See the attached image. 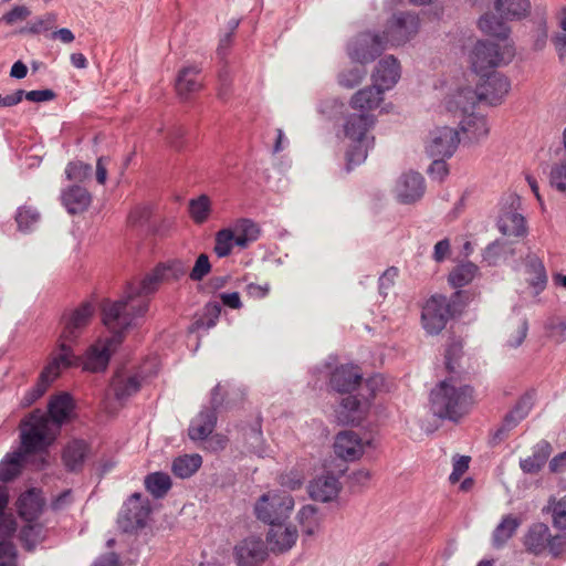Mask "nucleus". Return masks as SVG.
<instances>
[{"instance_id": "0eeeda50", "label": "nucleus", "mask_w": 566, "mask_h": 566, "mask_svg": "<svg viewBox=\"0 0 566 566\" xmlns=\"http://www.w3.org/2000/svg\"><path fill=\"white\" fill-rule=\"evenodd\" d=\"M510 87V81L503 74L493 72L486 77H482L475 88L469 86L460 87L454 95L458 98H463V101H457L455 107L468 112L473 109L478 102H485L489 105H499L503 102Z\"/></svg>"}, {"instance_id": "774afa93", "label": "nucleus", "mask_w": 566, "mask_h": 566, "mask_svg": "<svg viewBox=\"0 0 566 566\" xmlns=\"http://www.w3.org/2000/svg\"><path fill=\"white\" fill-rule=\"evenodd\" d=\"M280 484L290 490H297L303 484V476L295 472L285 473L280 476Z\"/></svg>"}, {"instance_id": "1a4fd4ad", "label": "nucleus", "mask_w": 566, "mask_h": 566, "mask_svg": "<svg viewBox=\"0 0 566 566\" xmlns=\"http://www.w3.org/2000/svg\"><path fill=\"white\" fill-rule=\"evenodd\" d=\"M51 440L49 417L40 409L32 411L21 423L20 451L27 455L43 451Z\"/></svg>"}, {"instance_id": "3c124183", "label": "nucleus", "mask_w": 566, "mask_h": 566, "mask_svg": "<svg viewBox=\"0 0 566 566\" xmlns=\"http://www.w3.org/2000/svg\"><path fill=\"white\" fill-rule=\"evenodd\" d=\"M547 509L552 512L554 526L566 530V495L557 501H551Z\"/></svg>"}, {"instance_id": "c756f323", "label": "nucleus", "mask_w": 566, "mask_h": 566, "mask_svg": "<svg viewBox=\"0 0 566 566\" xmlns=\"http://www.w3.org/2000/svg\"><path fill=\"white\" fill-rule=\"evenodd\" d=\"M234 234L235 245L247 249L251 243L255 242L260 237L259 226L250 219H239L230 228Z\"/></svg>"}, {"instance_id": "338daca9", "label": "nucleus", "mask_w": 566, "mask_h": 566, "mask_svg": "<svg viewBox=\"0 0 566 566\" xmlns=\"http://www.w3.org/2000/svg\"><path fill=\"white\" fill-rule=\"evenodd\" d=\"M548 30L545 21L541 22L534 33L533 48L537 51L543 50L547 43Z\"/></svg>"}, {"instance_id": "393cba45", "label": "nucleus", "mask_w": 566, "mask_h": 566, "mask_svg": "<svg viewBox=\"0 0 566 566\" xmlns=\"http://www.w3.org/2000/svg\"><path fill=\"white\" fill-rule=\"evenodd\" d=\"M92 202L88 190L82 186L74 185L62 193V203L71 214L85 211Z\"/></svg>"}, {"instance_id": "6e6552de", "label": "nucleus", "mask_w": 566, "mask_h": 566, "mask_svg": "<svg viewBox=\"0 0 566 566\" xmlns=\"http://www.w3.org/2000/svg\"><path fill=\"white\" fill-rule=\"evenodd\" d=\"M106 302L107 301H104L102 304V316L103 317H104V305ZM103 323L113 333V336L96 340L93 345H91L87 348L83 358L73 353V355L78 360L75 365H72L71 367L82 365L83 369L93 371V373H98V371H103L106 369L112 354L114 353L116 347L123 340L122 333L125 329H127L128 327H130L132 325H126L123 327L118 326V327L112 328L111 326H108L105 323L104 319H103Z\"/></svg>"}, {"instance_id": "e2e57ef3", "label": "nucleus", "mask_w": 566, "mask_h": 566, "mask_svg": "<svg viewBox=\"0 0 566 566\" xmlns=\"http://www.w3.org/2000/svg\"><path fill=\"white\" fill-rule=\"evenodd\" d=\"M31 14V11L25 6H15L10 11L2 15V20L12 25L19 21L25 20Z\"/></svg>"}, {"instance_id": "864d4df0", "label": "nucleus", "mask_w": 566, "mask_h": 566, "mask_svg": "<svg viewBox=\"0 0 566 566\" xmlns=\"http://www.w3.org/2000/svg\"><path fill=\"white\" fill-rule=\"evenodd\" d=\"M40 220L39 212L32 207H21L15 216L20 230H30Z\"/></svg>"}, {"instance_id": "a18cd8bd", "label": "nucleus", "mask_w": 566, "mask_h": 566, "mask_svg": "<svg viewBox=\"0 0 566 566\" xmlns=\"http://www.w3.org/2000/svg\"><path fill=\"white\" fill-rule=\"evenodd\" d=\"M145 486L155 497H163L171 488L168 474L155 472L146 476Z\"/></svg>"}, {"instance_id": "4d7b16f0", "label": "nucleus", "mask_w": 566, "mask_h": 566, "mask_svg": "<svg viewBox=\"0 0 566 566\" xmlns=\"http://www.w3.org/2000/svg\"><path fill=\"white\" fill-rule=\"evenodd\" d=\"M221 314V304L218 302H209L205 306L203 316L197 322L199 326L211 328L216 325Z\"/></svg>"}, {"instance_id": "7ed1b4c3", "label": "nucleus", "mask_w": 566, "mask_h": 566, "mask_svg": "<svg viewBox=\"0 0 566 566\" xmlns=\"http://www.w3.org/2000/svg\"><path fill=\"white\" fill-rule=\"evenodd\" d=\"M378 377L363 381L359 367L342 365L331 375V387L339 394H348L340 401L338 418L350 424H359L364 419L370 400L375 396Z\"/></svg>"}, {"instance_id": "58836bf2", "label": "nucleus", "mask_w": 566, "mask_h": 566, "mask_svg": "<svg viewBox=\"0 0 566 566\" xmlns=\"http://www.w3.org/2000/svg\"><path fill=\"white\" fill-rule=\"evenodd\" d=\"M479 272V268L472 262H464L453 268L449 273V283L453 287H462L473 281Z\"/></svg>"}, {"instance_id": "bf43d9fd", "label": "nucleus", "mask_w": 566, "mask_h": 566, "mask_svg": "<svg viewBox=\"0 0 566 566\" xmlns=\"http://www.w3.org/2000/svg\"><path fill=\"white\" fill-rule=\"evenodd\" d=\"M399 275V270L396 266L388 268L379 277L378 289L379 293L384 296L388 294V291L395 285V282Z\"/></svg>"}, {"instance_id": "680f3d73", "label": "nucleus", "mask_w": 566, "mask_h": 566, "mask_svg": "<svg viewBox=\"0 0 566 566\" xmlns=\"http://www.w3.org/2000/svg\"><path fill=\"white\" fill-rule=\"evenodd\" d=\"M547 548L553 557L566 556V534L549 535Z\"/></svg>"}, {"instance_id": "5701e85b", "label": "nucleus", "mask_w": 566, "mask_h": 566, "mask_svg": "<svg viewBox=\"0 0 566 566\" xmlns=\"http://www.w3.org/2000/svg\"><path fill=\"white\" fill-rule=\"evenodd\" d=\"M340 483L334 475L327 474L315 479L310 485V495L315 501L329 502L337 497Z\"/></svg>"}, {"instance_id": "13d9d810", "label": "nucleus", "mask_w": 566, "mask_h": 566, "mask_svg": "<svg viewBox=\"0 0 566 566\" xmlns=\"http://www.w3.org/2000/svg\"><path fill=\"white\" fill-rule=\"evenodd\" d=\"M211 271V264L207 254L201 253L196 262L193 268L189 273L190 280L195 282L201 281L205 276H207Z\"/></svg>"}, {"instance_id": "603ef678", "label": "nucleus", "mask_w": 566, "mask_h": 566, "mask_svg": "<svg viewBox=\"0 0 566 566\" xmlns=\"http://www.w3.org/2000/svg\"><path fill=\"white\" fill-rule=\"evenodd\" d=\"M92 174V166L82 161H71L65 168V175L69 180L83 181Z\"/></svg>"}, {"instance_id": "4c0bfd02", "label": "nucleus", "mask_w": 566, "mask_h": 566, "mask_svg": "<svg viewBox=\"0 0 566 566\" xmlns=\"http://www.w3.org/2000/svg\"><path fill=\"white\" fill-rule=\"evenodd\" d=\"M202 458L199 454H184L177 457L171 464L172 473L180 479L193 475L201 467Z\"/></svg>"}, {"instance_id": "423d86ee", "label": "nucleus", "mask_w": 566, "mask_h": 566, "mask_svg": "<svg viewBox=\"0 0 566 566\" xmlns=\"http://www.w3.org/2000/svg\"><path fill=\"white\" fill-rule=\"evenodd\" d=\"M430 402L436 416L457 421L473 403L472 388L455 387L448 380H443L431 390Z\"/></svg>"}, {"instance_id": "20e7f679", "label": "nucleus", "mask_w": 566, "mask_h": 566, "mask_svg": "<svg viewBox=\"0 0 566 566\" xmlns=\"http://www.w3.org/2000/svg\"><path fill=\"white\" fill-rule=\"evenodd\" d=\"M420 30V18L415 12H399L388 21L382 34H361L359 43L371 44L373 52L360 53L355 50L352 55L360 62H370L387 46H399L413 39Z\"/></svg>"}, {"instance_id": "7c9ffc66", "label": "nucleus", "mask_w": 566, "mask_h": 566, "mask_svg": "<svg viewBox=\"0 0 566 566\" xmlns=\"http://www.w3.org/2000/svg\"><path fill=\"white\" fill-rule=\"evenodd\" d=\"M495 10L505 20H522L530 14V0H496Z\"/></svg>"}, {"instance_id": "f03ea898", "label": "nucleus", "mask_w": 566, "mask_h": 566, "mask_svg": "<svg viewBox=\"0 0 566 566\" xmlns=\"http://www.w3.org/2000/svg\"><path fill=\"white\" fill-rule=\"evenodd\" d=\"M94 314L91 303H83L78 307L64 312L61 317V333L57 344V353H54L49 364L42 370L36 385L23 397L22 405L29 407L44 395L50 385L56 379L63 369L77 363L73 355L72 346L77 343Z\"/></svg>"}, {"instance_id": "b1692460", "label": "nucleus", "mask_w": 566, "mask_h": 566, "mask_svg": "<svg viewBox=\"0 0 566 566\" xmlns=\"http://www.w3.org/2000/svg\"><path fill=\"white\" fill-rule=\"evenodd\" d=\"M531 403L526 397L521 398L514 408L506 413L502 424L494 432V440H503L507 433L514 429L530 412Z\"/></svg>"}, {"instance_id": "6ab92c4d", "label": "nucleus", "mask_w": 566, "mask_h": 566, "mask_svg": "<svg viewBox=\"0 0 566 566\" xmlns=\"http://www.w3.org/2000/svg\"><path fill=\"white\" fill-rule=\"evenodd\" d=\"M398 200L402 203H412L420 199L424 192V180L419 172H408L401 176L396 186Z\"/></svg>"}, {"instance_id": "dca6fc26", "label": "nucleus", "mask_w": 566, "mask_h": 566, "mask_svg": "<svg viewBox=\"0 0 566 566\" xmlns=\"http://www.w3.org/2000/svg\"><path fill=\"white\" fill-rule=\"evenodd\" d=\"M219 389H220V385H217L212 389L211 403H212L213 408L201 411L191 421L189 430H188V434L191 440H205L214 430V427L217 423L216 407H218L221 402L217 399Z\"/></svg>"}, {"instance_id": "de8ad7c7", "label": "nucleus", "mask_w": 566, "mask_h": 566, "mask_svg": "<svg viewBox=\"0 0 566 566\" xmlns=\"http://www.w3.org/2000/svg\"><path fill=\"white\" fill-rule=\"evenodd\" d=\"M8 502V491L4 486L0 485V535L3 536H10L17 528V523L12 515L4 513Z\"/></svg>"}, {"instance_id": "c9c22d12", "label": "nucleus", "mask_w": 566, "mask_h": 566, "mask_svg": "<svg viewBox=\"0 0 566 566\" xmlns=\"http://www.w3.org/2000/svg\"><path fill=\"white\" fill-rule=\"evenodd\" d=\"M27 454L18 450L7 454L0 462V481L10 482L22 471Z\"/></svg>"}, {"instance_id": "2f4dec72", "label": "nucleus", "mask_w": 566, "mask_h": 566, "mask_svg": "<svg viewBox=\"0 0 566 566\" xmlns=\"http://www.w3.org/2000/svg\"><path fill=\"white\" fill-rule=\"evenodd\" d=\"M201 87L202 81L198 67L188 66L179 72L176 81V90L180 96L187 97L189 94L201 90Z\"/></svg>"}, {"instance_id": "052dcab7", "label": "nucleus", "mask_w": 566, "mask_h": 566, "mask_svg": "<svg viewBox=\"0 0 566 566\" xmlns=\"http://www.w3.org/2000/svg\"><path fill=\"white\" fill-rule=\"evenodd\" d=\"M151 216V208L149 206H136L128 214V223L130 226H143Z\"/></svg>"}, {"instance_id": "e433bc0d", "label": "nucleus", "mask_w": 566, "mask_h": 566, "mask_svg": "<svg viewBox=\"0 0 566 566\" xmlns=\"http://www.w3.org/2000/svg\"><path fill=\"white\" fill-rule=\"evenodd\" d=\"M87 454V444L82 440H73L67 443L63 451V462L71 471H76L83 465Z\"/></svg>"}, {"instance_id": "c03bdc74", "label": "nucleus", "mask_w": 566, "mask_h": 566, "mask_svg": "<svg viewBox=\"0 0 566 566\" xmlns=\"http://www.w3.org/2000/svg\"><path fill=\"white\" fill-rule=\"evenodd\" d=\"M297 521L303 533L308 536L315 534L321 523L316 506L311 504L304 505L297 513Z\"/></svg>"}, {"instance_id": "c85d7f7f", "label": "nucleus", "mask_w": 566, "mask_h": 566, "mask_svg": "<svg viewBox=\"0 0 566 566\" xmlns=\"http://www.w3.org/2000/svg\"><path fill=\"white\" fill-rule=\"evenodd\" d=\"M549 528L543 523L534 524L530 527L524 538V545L527 552L539 555L547 548L549 538Z\"/></svg>"}, {"instance_id": "f3484780", "label": "nucleus", "mask_w": 566, "mask_h": 566, "mask_svg": "<svg viewBox=\"0 0 566 566\" xmlns=\"http://www.w3.org/2000/svg\"><path fill=\"white\" fill-rule=\"evenodd\" d=\"M140 377L137 374H130L126 370H117L112 378L108 395L123 403L130 396L135 395L140 389Z\"/></svg>"}, {"instance_id": "f704fd0d", "label": "nucleus", "mask_w": 566, "mask_h": 566, "mask_svg": "<svg viewBox=\"0 0 566 566\" xmlns=\"http://www.w3.org/2000/svg\"><path fill=\"white\" fill-rule=\"evenodd\" d=\"M479 28L488 35L497 38L500 40H507L511 32L504 18H499L492 13H485L479 20Z\"/></svg>"}, {"instance_id": "f257e3e1", "label": "nucleus", "mask_w": 566, "mask_h": 566, "mask_svg": "<svg viewBox=\"0 0 566 566\" xmlns=\"http://www.w3.org/2000/svg\"><path fill=\"white\" fill-rule=\"evenodd\" d=\"M188 265L182 260H170L158 264L142 281L133 282L126 290L125 297L104 305V321L113 327L137 325L148 312L150 296L161 282L178 281L186 275Z\"/></svg>"}, {"instance_id": "aec40b11", "label": "nucleus", "mask_w": 566, "mask_h": 566, "mask_svg": "<svg viewBox=\"0 0 566 566\" xmlns=\"http://www.w3.org/2000/svg\"><path fill=\"white\" fill-rule=\"evenodd\" d=\"M266 551L262 539L248 537L235 546V557L239 566H255L263 562Z\"/></svg>"}, {"instance_id": "ddd939ff", "label": "nucleus", "mask_w": 566, "mask_h": 566, "mask_svg": "<svg viewBox=\"0 0 566 566\" xmlns=\"http://www.w3.org/2000/svg\"><path fill=\"white\" fill-rule=\"evenodd\" d=\"M150 513L147 501H144L139 493H134L122 506L117 523L125 533H130L144 527Z\"/></svg>"}, {"instance_id": "79ce46f5", "label": "nucleus", "mask_w": 566, "mask_h": 566, "mask_svg": "<svg viewBox=\"0 0 566 566\" xmlns=\"http://www.w3.org/2000/svg\"><path fill=\"white\" fill-rule=\"evenodd\" d=\"M548 457L549 444L543 442L537 444V448L532 455L521 460L520 467L525 473H537L546 463Z\"/></svg>"}, {"instance_id": "0e129e2a", "label": "nucleus", "mask_w": 566, "mask_h": 566, "mask_svg": "<svg viewBox=\"0 0 566 566\" xmlns=\"http://www.w3.org/2000/svg\"><path fill=\"white\" fill-rule=\"evenodd\" d=\"M470 457L461 455L453 462V470L449 476V481L455 484L460 481L461 476L468 471Z\"/></svg>"}, {"instance_id": "473e14b6", "label": "nucleus", "mask_w": 566, "mask_h": 566, "mask_svg": "<svg viewBox=\"0 0 566 566\" xmlns=\"http://www.w3.org/2000/svg\"><path fill=\"white\" fill-rule=\"evenodd\" d=\"M73 408L72 397L67 392H62L50 399L48 406L49 417L56 424H61L70 417Z\"/></svg>"}, {"instance_id": "5fc2aeb1", "label": "nucleus", "mask_w": 566, "mask_h": 566, "mask_svg": "<svg viewBox=\"0 0 566 566\" xmlns=\"http://www.w3.org/2000/svg\"><path fill=\"white\" fill-rule=\"evenodd\" d=\"M549 184L556 190L566 193V160L555 164L552 167Z\"/></svg>"}, {"instance_id": "a211bd4d", "label": "nucleus", "mask_w": 566, "mask_h": 566, "mask_svg": "<svg viewBox=\"0 0 566 566\" xmlns=\"http://www.w3.org/2000/svg\"><path fill=\"white\" fill-rule=\"evenodd\" d=\"M365 449V443L360 437L354 431H342L336 436L334 451L337 457L354 461L359 459Z\"/></svg>"}, {"instance_id": "a19ab883", "label": "nucleus", "mask_w": 566, "mask_h": 566, "mask_svg": "<svg viewBox=\"0 0 566 566\" xmlns=\"http://www.w3.org/2000/svg\"><path fill=\"white\" fill-rule=\"evenodd\" d=\"M526 273L528 274L527 282L534 287L535 293H541L547 284V274L543 262L531 258L526 263Z\"/></svg>"}, {"instance_id": "4be33fe9", "label": "nucleus", "mask_w": 566, "mask_h": 566, "mask_svg": "<svg viewBox=\"0 0 566 566\" xmlns=\"http://www.w3.org/2000/svg\"><path fill=\"white\" fill-rule=\"evenodd\" d=\"M361 114H353L347 117L344 125L346 137L359 144L365 142L367 132L373 127L375 118L369 114L370 111L359 109Z\"/></svg>"}, {"instance_id": "49530a36", "label": "nucleus", "mask_w": 566, "mask_h": 566, "mask_svg": "<svg viewBox=\"0 0 566 566\" xmlns=\"http://www.w3.org/2000/svg\"><path fill=\"white\" fill-rule=\"evenodd\" d=\"M211 212V201L206 195H201L196 199H191L189 202V214L191 219L201 224L206 222Z\"/></svg>"}, {"instance_id": "a878e982", "label": "nucleus", "mask_w": 566, "mask_h": 566, "mask_svg": "<svg viewBox=\"0 0 566 566\" xmlns=\"http://www.w3.org/2000/svg\"><path fill=\"white\" fill-rule=\"evenodd\" d=\"M43 505L40 491L34 489L22 493L17 502L18 512L27 522H34L41 514Z\"/></svg>"}, {"instance_id": "bb28decb", "label": "nucleus", "mask_w": 566, "mask_h": 566, "mask_svg": "<svg viewBox=\"0 0 566 566\" xmlns=\"http://www.w3.org/2000/svg\"><path fill=\"white\" fill-rule=\"evenodd\" d=\"M297 536L295 526L290 525L283 528L281 524H276L269 532L268 542L272 551L284 552L296 543Z\"/></svg>"}, {"instance_id": "69168bd1", "label": "nucleus", "mask_w": 566, "mask_h": 566, "mask_svg": "<svg viewBox=\"0 0 566 566\" xmlns=\"http://www.w3.org/2000/svg\"><path fill=\"white\" fill-rule=\"evenodd\" d=\"M528 325L525 319L521 321L517 327L511 333L507 344L511 347H518L526 338Z\"/></svg>"}, {"instance_id": "9b49d317", "label": "nucleus", "mask_w": 566, "mask_h": 566, "mask_svg": "<svg viewBox=\"0 0 566 566\" xmlns=\"http://www.w3.org/2000/svg\"><path fill=\"white\" fill-rule=\"evenodd\" d=\"M514 54L513 45L507 42L501 45L490 41H479L474 45L470 59L473 70L476 73H482L510 63Z\"/></svg>"}, {"instance_id": "9d476101", "label": "nucleus", "mask_w": 566, "mask_h": 566, "mask_svg": "<svg viewBox=\"0 0 566 566\" xmlns=\"http://www.w3.org/2000/svg\"><path fill=\"white\" fill-rule=\"evenodd\" d=\"M294 509L293 496L285 491H269L254 505V513L263 523L275 526L290 517Z\"/></svg>"}, {"instance_id": "f8f14e48", "label": "nucleus", "mask_w": 566, "mask_h": 566, "mask_svg": "<svg viewBox=\"0 0 566 566\" xmlns=\"http://www.w3.org/2000/svg\"><path fill=\"white\" fill-rule=\"evenodd\" d=\"M454 302L443 295L431 296L422 307V327L430 335L439 334L454 315Z\"/></svg>"}, {"instance_id": "37998d69", "label": "nucleus", "mask_w": 566, "mask_h": 566, "mask_svg": "<svg viewBox=\"0 0 566 566\" xmlns=\"http://www.w3.org/2000/svg\"><path fill=\"white\" fill-rule=\"evenodd\" d=\"M518 526L520 521L516 517L504 516L493 533V545L497 548L502 547L514 535Z\"/></svg>"}, {"instance_id": "2eb2a0df", "label": "nucleus", "mask_w": 566, "mask_h": 566, "mask_svg": "<svg viewBox=\"0 0 566 566\" xmlns=\"http://www.w3.org/2000/svg\"><path fill=\"white\" fill-rule=\"evenodd\" d=\"M457 101H463V98H458L455 95H451L446 101V106L449 112H460L462 115V119L460 122L461 128L464 133H467L472 139H480L485 137L489 134V125L486 118L482 115L474 114L471 111L463 112L461 108L455 107Z\"/></svg>"}, {"instance_id": "cd10ccee", "label": "nucleus", "mask_w": 566, "mask_h": 566, "mask_svg": "<svg viewBox=\"0 0 566 566\" xmlns=\"http://www.w3.org/2000/svg\"><path fill=\"white\" fill-rule=\"evenodd\" d=\"M497 227L500 232L507 237H524L527 232L525 218L511 209L501 213Z\"/></svg>"}, {"instance_id": "412c9836", "label": "nucleus", "mask_w": 566, "mask_h": 566, "mask_svg": "<svg viewBox=\"0 0 566 566\" xmlns=\"http://www.w3.org/2000/svg\"><path fill=\"white\" fill-rule=\"evenodd\" d=\"M355 50H358L360 53H366V54H369L373 52V45L371 44H360L359 43V38L357 39L354 48L350 49L349 51V55L350 57L358 62L359 65H355L353 66L352 69L349 70H346V71H343L339 75H338V83L346 87V88H353L355 86H357L361 81L363 78L366 76V70L364 67V64L366 62H360L358 61L357 59H354L352 53L355 51Z\"/></svg>"}, {"instance_id": "09e8293b", "label": "nucleus", "mask_w": 566, "mask_h": 566, "mask_svg": "<svg viewBox=\"0 0 566 566\" xmlns=\"http://www.w3.org/2000/svg\"><path fill=\"white\" fill-rule=\"evenodd\" d=\"M233 231L230 228L221 229L216 233L213 251L219 258H226L235 245Z\"/></svg>"}, {"instance_id": "8fccbe9b", "label": "nucleus", "mask_w": 566, "mask_h": 566, "mask_svg": "<svg viewBox=\"0 0 566 566\" xmlns=\"http://www.w3.org/2000/svg\"><path fill=\"white\" fill-rule=\"evenodd\" d=\"M0 535V566H18V551L14 544Z\"/></svg>"}, {"instance_id": "4468645a", "label": "nucleus", "mask_w": 566, "mask_h": 566, "mask_svg": "<svg viewBox=\"0 0 566 566\" xmlns=\"http://www.w3.org/2000/svg\"><path fill=\"white\" fill-rule=\"evenodd\" d=\"M459 143V133L454 128L437 127L430 133L426 150L432 158H449L454 154Z\"/></svg>"}, {"instance_id": "ea45409f", "label": "nucleus", "mask_w": 566, "mask_h": 566, "mask_svg": "<svg viewBox=\"0 0 566 566\" xmlns=\"http://www.w3.org/2000/svg\"><path fill=\"white\" fill-rule=\"evenodd\" d=\"M20 542L28 552H32L45 538V528L39 523L28 522L19 533Z\"/></svg>"}, {"instance_id": "39448f33", "label": "nucleus", "mask_w": 566, "mask_h": 566, "mask_svg": "<svg viewBox=\"0 0 566 566\" xmlns=\"http://www.w3.org/2000/svg\"><path fill=\"white\" fill-rule=\"evenodd\" d=\"M400 64L398 60L388 55L379 61L373 74L374 85L359 90L350 99L354 109L373 111L382 102L385 91L392 88L400 78Z\"/></svg>"}, {"instance_id": "72a5a7b5", "label": "nucleus", "mask_w": 566, "mask_h": 566, "mask_svg": "<svg viewBox=\"0 0 566 566\" xmlns=\"http://www.w3.org/2000/svg\"><path fill=\"white\" fill-rule=\"evenodd\" d=\"M514 254L515 249L511 242L504 240H495L484 249L483 261L490 266H495L499 263L506 261Z\"/></svg>"}, {"instance_id": "6e6d98bb", "label": "nucleus", "mask_w": 566, "mask_h": 566, "mask_svg": "<svg viewBox=\"0 0 566 566\" xmlns=\"http://www.w3.org/2000/svg\"><path fill=\"white\" fill-rule=\"evenodd\" d=\"M57 20L56 13L48 12L40 18H36L29 24L27 31L31 34H39L43 31L51 30Z\"/></svg>"}]
</instances>
